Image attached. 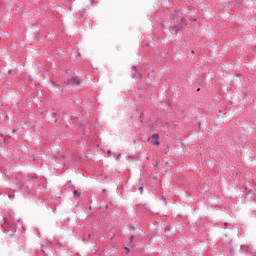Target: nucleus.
Segmentation results:
<instances>
[{"label":"nucleus","instance_id":"1","mask_svg":"<svg viewBox=\"0 0 256 256\" xmlns=\"http://www.w3.org/2000/svg\"><path fill=\"white\" fill-rule=\"evenodd\" d=\"M185 27H187V19H185V17H182L179 24L172 26V31L177 34L179 33V31H182V29H185Z\"/></svg>","mask_w":256,"mask_h":256},{"label":"nucleus","instance_id":"2","mask_svg":"<svg viewBox=\"0 0 256 256\" xmlns=\"http://www.w3.org/2000/svg\"><path fill=\"white\" fill-rule=\"evenodd\" d=\"M80 83L81 79H79L77 76H73L72 78L66 81L67 85H79Z\"/></svg>","mask_w":256,"mask_h":256},{"label":"nucleus","instance_id":"3","mask_svg":"<svg viewBox=\"0 0 256 256\" xmlns=\"http://www.w3.org/2000/svg\"><path fill=\"white\" fill-rule=\"evenodd\" d=\"M15 179H16V185L20 191L21 190L25 191L26 189H28V187L25 186V184H23V181L19 179V176H16Z\"/></svg>","mask_w":256,"mask_h":256},{"label":"nucleus","instance_id":"4","mask_svg":"<svg viewBox=\"0 0 256 256\" xmlns=\"http://www.w3.org/2000/svg\"><path fill=\"white\" fill-rule=\"evenodd\" d=\"M3 224H2V229L7 231V229L13 227V222L9 221L7 218H3Z\"/></svg>","mask_w":256,"mask_h":256},{"label":"nucleus","instance_id":"5","mask_svg":"<svg viewBox=\"0 0 256 256\" xmlns=\"http://www.w3.org/2000/svg\"><path fill=\"white\" fill-rule=\"evenodd\" d=\"M177 17H179V12L177 10H174L173 13L169 15V19H171V21H175Z\"/></svg>","mask_w":256,"mask_h":256},{"label":"nucleus","instance_id":"6","mask_svg":"<svg viewBox=\"0 0 256 256\" xmlns=\"http://www.w3.org/2000/svg\"><path fill=\"white\" fill-rule=\"evenodd\" d=\"M73 197H81V192H79V190H74L73 191Z\"/></svg>","mask_w":256,"mask_h":256},{"label":"nucleus","instance_id":"7","mask_svg":"<svg viewBox=\"0 0 256 256\" xmlns=\"http://www.w3.org/2000/svg\"><path fill=\"white\" fill-rule=\"evenodd\" d=\"M137 207L140 209H146V210L149 209V205H147V204H144L142 207H141V205H138Z\"/></svg>","mask_w":256,"mask_h":256},{"label":"nucleus","instance_id":"8","mask_svg":"<svg viewBox=\"0 0 256 256\" xmlns=\"http://www.w3.org/2000/svg\"><path fill=\"white\" fill-rule=\"evenodd\" d=\"M71 119H74V120L79 119V114H72Z\"/></svg>","mask_w":256,"mask_h":256},{"label":"nucleus","instance_id":"9","mask_svg":"<svg viewBox=\"0 0 256 256\" xmlns=\"http://www.w3.org/2000/svg\"><path fill=\"white\" fill-rule=\"evenodd\" d=\"M151 144L152 145H159V140L156 139V140L152 141Z\"/></svg>","mask_w":256,"mask_h":256},{"label":"nucleus","instance_id":"10","mask_svg":"<svg viewBox=\"0 0 256 256\" xmlns=\"http://www.w3.org/2000/svg\"><path fill=\"white\" fill-rule=\"evenodd\" d=\"M152 139H159V134H153Z\"/></svg>","mask_w":256,"mask_h":256},{"label":"nucleus","instance_id":"11","mask_svg":"<svg viewBox=\"0 0 256 256\" xmlns=\"http://www.w3.org/2000/svg\"><path fill=\"white\" fill-rule=\"evenodd\" d=\"M28 178L29 179H37V176H31L30 174H28Z\"/></svg>","mask_w":256,"mask_h":256},{"label":"nucleus","instance_id":"12","mask_svg":"<svg viewBox=\"0 0 256 256\" xmlns=\"http://www.w3.org/2000/svg\"><path fill=\"white\" fill-rule=\"evenodd\" d=\"M167 231H171V227L166 226V228H165V233H167Z\"/></svg>","mask_w":256,"mask_h":256},{"label":"nucleus","instance_id":"13","mask_svg":"<svg viewBox=\"0 0 256 256\" xmlns=\"http://www.w3.org/2000/svg\"><path fill=\"white\" fill-rule=\"evenodd\" d=\"M163 127L164 129H169V123H166Z\"/></svg>","mask_w":256,"mask_h":256},{"label":"nucleus","instance_id":"14","mask_svg":"<svg viewBox=\"0 0 256 256\" xmlns=\"http://www.w3.org/2000/svg\"><path fill=\"white\" fill-rule=\"evenodd\" d=\"M138 191H140V193H143V186H140V187L138 188Z\"/></svg>","mask_w":256,"mask_h":256},{"label":"nucleus","instance_id":"15","mask_svg":"<svg viewBox=\"0 0 256 256\" xmlns=\"http://www.w3.org/2000/svg\"><path fill=\"white\" fill-rule=\"evenodd\" d=\"M159 160H156V164L154 165V167H159Z\"/></svg>","mask_w":256,"mask_h":256},{"label":"nucleus","instance_id":"16","mask_svg":"<svg viewBox=\"0 0 256 256\" xmlns=\"http://www.w3.org/2000/svg\"><path fill=\"white\" fill-rule=\"evenodd\" d=\"M99 210L104 212V211H105V208H104L103 206H100V207H99Z\"/></svg>","mask_w":256,"mask_h":256},{"label":"nucleus","instance_id":"17","mask_svg":"<svg viewBox=\"0 0 256 256\" xmlns=\"http://www.w3.org/2000/svg\"><path fill=\"white\" fill-rule=\"evenodd\" d=\"M135 239V236H130V242H133V240Z\"/></svg>","mask_w":256,"mask_h":256},{"label":"nucleus","instance_id":"18","mask_svg":"<svg viewBox=\"0 0 256 256\" xmlns=\"http://www.w3.org/2000/svg\"><path fill=\"white\" fill-rule=\"evenodd\" d=\"M196 81H197V83H198L199 85H201V83H202V82H201V79H197Z\"/></svg>","mask_w":256,"mask_h":256},{"label":"nucleus","instance_id":"19","mask_svg":"<svg viewBox=\"0 0 256 256\" xmlns=\"http://www.w3.org/2000/svg\"><path fill=\"white\" fill-rule=\"evenodd\" d=\"M79 127H83V122L78 123Z\"/></svg>","mask_w":256,"mask_h":256},{"label":"nucleus","instance_id":"20","mask_svg":"<svg viewBox=\"0 0 256 256\" xmlns=\"http://www.w3.org/2000/svg\"><path fill=\"white\" fill-rule=\"evenodd\" d=\"M28 81H33V78H31V76H28Z\"/></svg>","mask_w":256,"mask_h":256},{"label":"nucleus","instance_id":"21","mask_svg":"<svg viewBox=\"0 0 256 256\" xmlns=\"http://www.w3.org/2000/svg\"><path fill=\"white\" fill-rule=\"evenodd\" d=\"M91 5H93V3H95V0H90Z\"/></svg>","mask_w":256,"mask_h":256},{"label":"nucleus","instance_id":"22","mask_svg":"<svg viewBox=\"0 0 256 256\" xmlns=\"http://www.w3.org/2000/svg\"><path fill=\"white\" fill-rule=\"evenodd\" d=\"M190 21H197L196 18H191Z\"/></svg>","mask_w":256,"mask_h":256},{"label":"nucleus","instance_id":"23","mask_svg":"<svg viewBox=\"0 0 256 256\" xmlns=\"http://www.w3.org/2000/svg\"><path fill=\"white\" fill-rule=\"evenodd\" d=\"M8 197H9V199H11V197H14V195L9 194Z\"/></svg>","mask_w":256,"mask_h":256},{"label":"nucleus","instance_id":"24","mask_svg":"<svg viewBox=\"0 0 256 256\" xmlns=\"http://www.w3.org/2000/svg\"><path fill=\"white\" fill-rule=\"evenodd\" d=\"M107 209H109V205L105 206V211H107Z\"/></svg>","mask_w":256,"mask_h":256},{"label":"nucleus","instance_id":"25","mask_svg":"<svg viewBox=\"0 0 256 256\" xmlns=\"http://www.w3.org/2000/svg\"><path fill=\"white\" fill-rule=\"evenodd\" d=\"M191 55H195V51L192 50V51H191Z\"/></svg>","mask_w":256,"mask_h":256},{"label":"nucleus","instance_id":"26","mask_svg":"<svg viewBox=\"0 0 256 256\" xmlns=\"http://www.w3.org/2000/svg\"><path fill=\"white\" fill-rule=\"evenodd\" d=\"M51 83H52V85L57 86V84H55V82L51 81Z\"/></svg>","mask_w":256,"mask_h":256},{"label":"nucleus","instance_id":"27","mask_svg":"<svg viewBox=\"0 0 256 256\" xmlns=\"http://www.w3.org/2000/svg\"><path fill=\"white\" fill-rule=\"evenodd\" d=\"M254 203H256V195L254 196V199H253Z\"/></svg>","mask_w":256,"mask_h":256},{"label":"nucleus","instance_id":"28","mask_svg":"<svg viewBox=\"0 0 256 256\" xmlns=\"http://www.w3.org/2000/svg\"><path fill=\"white\" fill-rule=\"evenodd\" d=\"M224 225H225V227H227V225H229V223L225 222Z\"/></svg>","mask_w":256,"mask_h":256},{"label":"nucleus","instance_id":"29","mask_svg":"<svg viewBox=\"0 0 256 256\" xmlns=\"http://www.w3.org/2000/svg\"><path fill=\"white\" fill-rule=\"evenodd\" d=\"M143 117V113H141V115H140V119Z\"/></svg>","mask_w":256,"mask_h":256},{"label":"nucleus","instance_id":"30","mask_svg":"<svg viewBox=\"0 0 256 256\" xmlns=\"http://www.w3.org/2000/svg\"><path fill=\"white\" fill-rule=\"evenodd\" d=\"M121 157V154L118 155L117 159H119Z\"/></svg>","mask_w":256,"mask_h":256},{"label":"nucleus","instance_id":"31","mask_svg":"<svg viewBox=\"0 0 256 256\" xmlns=\"http://www.w3.org/2000/svg\"><path fill=\"white\" fill-rule=\"evenodd\" d=\"M139 75V78L141 79L142 75L141 74H138Z\"/></svg>","mask_w":256,"mask_h":256},{"label":"nucleus","instance_id":"32","mask_svg":"<svg viewBox=\"0 0 256 256\" xmlns=\"http://www.w3.org/2000/svg\"><path fill=\"white\" fill-rule=\"evenodd\" d=\"M56 115H57V113H54V114H53V117H55Z\"/></svg>","mask_w":256,"mask_h":256},{"label":"nucleus","instance_id":"33","mask_svg":"<svg viewBox=\"0 0 256 256\" xmlns=\"http://www.w3.org/2000/svg\"><path fill=\"white\" fill-rule=\"evenodd\" d=\"M62 159H65V155H62Z\"/></svg>","mask_w":256,"mask_h":256},{"label":"nucleus","instance_id":"34","mask_svg":"<svg viewBox=\"0 0 256 256\" xmlns=\"http://www.w3.org/2000/svg\"><path fill=\"white\" fill-rule=\"evenodd\" d=\"M197 91H201V88H198Z\"/></svg>","mask_w":256,"mask_h":256},{"label":"nucleus","instance_id":"35","mask_svg":"<svg viewBox=\"0 0 256 256\" xmlns=\"http://www.w3.org/2000/svg\"><path fill=\"white\" fill-rule=\"evenodd\" d=\"M54 121H55V123H57V118H55V120H54Z\"/></svg>","mask_w":256,"mask_h":256},{"label":"nucleus","instance_id":"36","mask_svg":"<svg viewBox=\"0 0 256 256\" xmlns=\"http://www.w3.org/2000/svg\"><path fill=\"white\" fill-rule=\"evenodd\" d=\"M106 191H107V190L104 189V190H103V193H106Z\"/></svg>","mask_w":256,"mask_h":256},{"label":"nucleus","instance_id":"37","mask_svg":"<svg viewBox=\"0 0 256 256\" xmlns=\"http://www.w3.org/2000/svg\"><path fill=\"white\" fill-rule=\"evenodd\" d=\"M126 249V251H128L129 252V248H125Z\"/></svg>","mask_w":256,"mask_h":256},{"label":"nucleus","instance_id":"38","mask_svg":"<svg viewBox=\"0 0 256 256\" xmlns=\"http://www.w3.org/2000/svg\"><path fill=\"white\" fill-rule=\"evenodd\" d=\"M133 69H137V67L133 66Z\"/></svg>","mask_w":256,"mask_h":256},{"label":"nucleus","instance_id":"39","mask_svg":"<svg viewBox=\"0 0 256 256\" xmlns=\"http://www.w3.org/2000/svg\"><path fill=\"white\" fill-rule=\"evenodd\" d=\"M0 137H3V134H0Z\"/></svg>","mask_w":256,"mask_h":256},{"label":"nucleus","instance_id":"40","mask_svg":"<svg viewBox=\"0 0 256 256\" xmlns=\"http://www.w3.org/2000/svg\"><path fill=\"white\" fill-rule=\"evenodd\" d=\"M8 73H11V70H9Z\"/></svg>","mask_w":256,"mask_h":256},{"label":"nucleus","instance_id":"41","mask_svg":"<svg viewBox=\"0 0 256 256\" xmlns=\"http://www.w3.org/2000/svg\"><path fill=\"white\" fill-rule=\"evenodd\" d=\"M89 209H90V211H91V209H92L91 206L89 207Z\"/></svg>","mask_w":256,"mask_h":256}]
</instances>
